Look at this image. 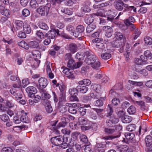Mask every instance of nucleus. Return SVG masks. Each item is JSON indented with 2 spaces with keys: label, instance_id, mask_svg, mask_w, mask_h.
<instances>
[{
  "label": "nucleus",
  "instance_id": "nucleus-1",
  "mask_svg": "<svg viewBox=\"0 0 152 152\" xmlns=\"http://www.w3.org/2000/svg\"><path fill=\"white\" fill-rule=\"evenodd\" d=\"M61 122H60L56 126V124H57L58 121H55L52 124V129L53 130V132L56 134H58L59 133V132L57 129L60 127H64L70 121L68 118L63 117L61 118Z\"/></svg>",
  "mask_w": 152,
  "mask_h": 152
},
{
  "label": "nucleus",
  "instance_id": "nucleus-2",
  "mask_svg": "<svg viewBox=\"0 0 152 152\" xmlns=\"http://www.w3.org/2000/svg\"><path fill=\"white\" fill-rule=\"evenodd\" d=\"M51 7L50 3H47L45 6H40L37 9V12L42 16L48 15Z\"/></svg>",
  "mask_w": 152,
  "mask_h": 152
},
{
  "label": "nucleus",
  "instance_id": "nucleus-3",
  "mask_svg": "<svg viewBox=\"0 0 152 152\" xmlns=\"http://www.w3.org/2000/svg\"><path fill=\"white\" fill-rule=\"evenodd\" d=\"M69 60L67 63V66L72 69H74L80 67L82 64V62L75 63L74 60L71 58Z\"/></svg>",
  "mask_w": 152,
  "mask_h": 152
},
{
  "label": "nucleus",
  "instance_id": "nucleus-4",
  "mask_svg": "<svg viewBox=\"0 0 152 152\" xmlns=\"http://www.w3.org/2000/svg\"><path fill=\"white\" fill-rule=\"evenodd\" d=\"M112 45L115 48H119L118 50L120 53H122L124 51V44L119 40H114L112 42Z\"/></svg>",
  "mask_w": 152,
  "mask_h": 152
},
{
  "label": "nucleus",
  "instance_id": "nucleus-5",
  "mask_svg": "<svg viewBox=\"0 0 152 152\" xmlns=\"http://www.w3.org/2000/svg\"><path fill=\"white\" fill-rule=\"evenodd\" d=\"M13 27H11V30L14 33L15 31L21 30L24 26L23 22L21 20H16L14 22Z\"/></svg>",
  "mask_w": 152,
  "mask_h": 152
},
{
  "label": "nucleus",
  "instance_id": "nucleus-6",
  "mask_svg": "<svg viewBox=\"0 0 152 152\" xmlns=\"http://www.w3.org/2000/svg\"><path fill=\"white\" fill-rule=\"evenodd\" d=\"M63 139L62 136L59 135L52 137L50 139V141L53 145L58 146L62 143Z\"/></svg>",
  "mask_w": 152,
  "mask_h": 152
},
{
  "label": "nucleus",
  "instance_id": "nucleus-7",
  "mask_svg": "<svg viewBox=\"0 0 152 152\" xmlns=\"http://www.w3.org/2000/svg\"><path fill=\"white\" fill-rule=\"evenodd\" d=\"M81 106V104L78 103L70 104L68 111L71 114H75L77 112V109L79 107H80Z\"/></svg>",
  "mask_w": 152,
  "mask_h": 152
},
{
  "label": "nucleus",
  "instance_id": "nucleus-8",
  "mask_svg": "<svg viewBox=\"0 0 152 152\" xmlns=\"http://www.w3.org/2000/svg\"><path fill=\"white\" fill-rule=\"evenodd\" d=\"M91 4V2L88 1H85L81 8V12L83 13L89 12L91 11L90 7Z\"/></svg>",
  "mask_w": 152,
  "mask_h": 152
},
{
  "label": "nucleus",
  "instance_id": "nucleus-9",
  "mask_svg": "<svg viewBox=\"0 0 152 152\" xmlns=\"http://www.w3.org/2000/svg\"><path fill=\"white\" fill-rule=\"evenodd\" d=\"M10 92L12 94L15 96V98L18 101L22 97L21 91L20 90L11 88L10 90Z\"/></svg>",
  "mask_w": 152,
  "mask_h": 152
},
{
  "label": "nucleus",
  "instance_id": "nucleus-10",
  "mask_svg": "<svg viewBox=\"0 0 152 152\" xmlns=\"http://www.w3.org/2000/svg\"><path fill=\"white\" fill-rule=\"evenodd\" d=\"M125 4L122 0H115L113 3L115 9L119 11L123 10Z\"/></svg>",
  "mask_w": 152,
  "mask_h": 152
},
{
  "label": "nucleus",
  "instance_id": "nucleus-11",
  "mask_svg": "<svg viewBox=\"0 0 152 152\" xmlns=\"http://www.w3.org/2000/svg\"><path fill=\"white\" fill-rule=\"evenodd\" d=\"M26 91L28 94V96L31 98L34 97L35 94L37 92L36 88L33 86L28 87L26 88Z\"/></svg>",
  "mask_w": 152,
  "mask_h": 152
},
{
  "label": "nucleus",
  "instance_id": "nucleus-12",
  "mask_svg": "<svg viewBox=\"0 0 152 152\" xmlns=\"http://www.w3.org/2000/svg\"><path fill=\"white\" fill-rule=\"evenodd\" d=\"M118 122V119L117 118L114 116L111 117L109 120L106 121L107 125L110 127H112L114 126L115 124Z\"/></svg>",
  "mask_w": 152,
  "mask_h": 152
},
{
  "label": "nucleus",
  "instance_id": "nucleus-13",
  "mask_svg": "<svg viewBox=\"0 0 152 152\" xmlns=\"http://www.w3.org/2000/svg\"><path fill=\"white\" fill-rule=\"evenodd\" d=\"M134 61V63L138 65L145 64L148 63L147 58H136Z\"/></svg>",
  "mask_w": 152,
  "mask_h": 152
},
{
  "label": "nucleus",
  "instance_id": "nucleus-14",
  "mask_svg": "<svg viewBox=\"0 0 152 152\" xmlns=\"http://www.w3.org/2000/svg\"><path fill=\"white\" fill-rule=\"evenodd\" d=\"M103 41V39L102 38H95L92 40V42L94 43H96L95 45L96 47L98 48L101 49H102L104 47V44L101 42Z\"/></svg>",
  "mask_w": 152,
  "mask_h": 152
},
{
  "label": "nucleus",
  "instance_id": "nucleus-15",
  "mask_svg": "<svg viewBox=\"0 0 152 152\" xmlns=\"http://www.w3.org/2000/svg\"><path fill=\"white\" fill-rule=\"evenodd\" d=\"M115 149L119 152H126L128 150V146L126 145H116Z\"/></svg>",
  "mask_w": 152,
  "mask_h": 152
},
{
  "label": "nucleus",
  "instance_id": "nucleus-16",
  "mask_svg": "<svg viewBox=\"0 0 152 152\" xmlns=\"http://www.w3.org/2000/svg\"><path fill=\"white\" fill-rule=\"evenodd\" d=\"M0 13L2 15L8 17L10 15V11L9 9L5 8L3 5H0Z\"/></svg>",
  "mask_w": 152,
  "mask_h": 152
},
{
  "label": "nucleus",
  "instance_id": "nucleus-17",
  "mask_svg": "<svg viewBox=\"0 0 152 152\" xmlns=\"http://www.w3.org/2000/svg\"><path fill=\"white\" fill-rule=\"evenodd\" d=\"M82 55L83 57H92L94 56V53L91 50L86 51L84 52L83 54H81L80 53H77L75 57H79Z\"/></svg>",
  "mask_w": 152,
  "mask_h": 152
},
{
  "label": "nucleus",
  "instance_id": "nucleus-18",
  "mask_svg": "<svg viewBox=\"0 0 152 152\" xmlns=\"http://www.w3.org/2000/svg\"><path fill=\"white\" fill-rule=\"evenodd\" d=\"M103 29L105 33V36L108 38L111 37L113 32L112 28L110 26H105L103 27Z\"/></svg>",
  "mask_w": 152,
  "mask_h": 152
},
{
  "label": "nucleus",
  "instance_id": "nucleus-19",
  "mask_svg": "<svg viewBox=\"0 0 152 152\" xmlns=\"http://www.w3.org/2000/svg\"><path fill=\"white\" fill-rule=\"evenodd\" d=\"M132 10L134 12H136V8L134 6H130L129 4H125L124 12H128V14L129 15L131 13V11Z\"/></svg>",
  "mask_w": 152,
  "mask_h": 152
},
{
  "label": "nucleus",
  "instance_id": "nucleus-20",
  "mask_svg": "<svg viewBox=\"0 0 152 152\" xmlns=\"http://www.w3.org/2000/svg\"><path fill=\"white\" fill-rule=\"evenodd\" d=\"M100 11L94 14H92L91 16H90V17H89L87 19L85 20V22L88 25L91 24V23L93 22L94 20L93 18H92V17L93 15H95L97 16H100L102 17H103L104 15L102 13L100 14Z\"/></svg>",
  "mask_w": 152,
  "mask_h": 152
},
{
  "label": "nucleus",
  "instance_id": "nucleus-21",
  "mask_svg": "<svg viewBox=\"0 0 152 152\" xmlns=\"http://www.w3.org/2000/svg\"><path fill=\"white\" fill-rule=\"evenodd\" d=\"M84 30V27L83 25H79L78 26L76 27V32L75 33L74 36L77 37H78L80 34L81 35Z\"/></svg>",
  "mask_w": 152,
  "mask_h": 152
},
{
  "label": "nucleus",
  "instance_id": "nucleus-22",
  "mask_svg": "<svg viewBox=\"0 0 152 152\" xmlns=\"http://www.w3.org/2000/svg\"><path fill=\"white\" fill-rule=\"evenodd\" d=\"M70 69L67 68H65L63 70V72L64 73L67 77L69 79H74L75 78V77L72 72L70 71Z\"/></svg>",
  "mask_w": 152,
  "mask_h": 152
},
{
  "label": "nucleus",
  "instance_id": "nucleus-23",
  "mask_svg": "<svg viewBox=\"0 0 152 152\" xmlns=\"http://www.w3.org/2000/svg\"><path fill=\"white\" fill-rule=\"evenodd\" d=\"M78 123L80 125L86 126L89 124V121L87 118L81 117L78 119Z\"/></svg>",
  "mask_w": 152,
  "mask_h": 152
},
{
  "label": "nucleus",
  "instance_id": "nucleus-24",
  "mask_svg": "<svg viewBox=\"0 0 152 152\" xmlns=\"http://www.w3.org/2000/svg\"><path fill=\"white\" fill-rule=\"evenodd\" d=\"M43 105L45 106V109L47 113H51L53 111V109L50 102L48 100L44 101L42 102Z\"/></svg>",
  "mask_w": 152,
  "mask_h": 152
},
{
  "label": "nucleus",
  "instance_id": "nucleus-25",
  "mask_svg": "<svg viewBox=\"0 0 152 152\" xmlns=\"http://www.w3.org/2000/svg\"><path fill=\"white\" fill-rule=\"evenodd\" d=\"M40 90V92L41 93V99L44 100L48 99L51 97L50 95L47 92H46L45 90L43 89H41Z\"/></svg>",
  "mask_w": 152,
  "mask_h": 152
},
{
  "label": "nucleus",
  "instance_id": "nucleus-26",
  "mask_svg": "<svg viewBox=\"0 0 152 152\" xmlns=\"http://www.w3.org/2000/svg\"><path fill=\"white\" fill-rule=\"evenodd\" d=\"M107 15V20L112 21L116 15V12L111 11H106Z\"/></svg>",
  "mask_w": 152,
  "mask_h": 152
},
{
  "label": "nucleus",
  "instance_id": "nucleus-27",
  "mask_svg": "<svg viewBox=\"0 0 152 152\" xmlns=\"http://www.w3.org/2000/svg\"><path fill=\"white\" fill-rule=\"evenodd\" d=\"M39 83L40 87L44 88L47 86L48 82L46 79L41 77L39 80Z\"/></svg>",
  "mask_w": 152,
  "mask_h": 152
},
{
  "label": "nucleus",
  "instance_id": "nucleus-28",
  "mask_svg": "<svg viewBox=\"0 0 152 152\" xmlns=\"http://www.w3.org/2000/svg\"><path fill=\"white\" fill-rule=\"evenodd\" d=\"M56 32L55 29H51L45 34V37L50 39H54L56 37Z\"/></svg>",
  "mask_w": 152,
  "mask_h": 152
},
{
  "label": "nucleus",
  "instance_id": "nucleus-29",
  "mask_svg": "<svg viewBox=\"0 0 152 152\" xmlns=\"http://www.w3.org/2000/svg\"><path fill=\"white\" fill-rule=\"evenodd\" d=\"M134 104L137 106H140V108L142 110L144 111L146 109V106L144 102L142 101H134Z\"/></svg>",
  "mask_w": 152,
  "mask_h": 152
},
{
  "label": "nucleus",
  "instance_id": "nucleus-30",
  "mask_svg": "<svg viewBox=\"0 0 152 152\" xmlns=\"http://www.w3.org/2000/svg\"><path fill=\"white\" fill-rule=\"evenodd\" d=\"M78 92L82 94L86 93L88 90V88L85 86H77Z\"/></svg>",
  "mask_w": 152,
  "mask_h": 152
},
{
  "label": "nucleus",
  "instance_id": "nucleus-31",
  "mask_svg": "<svg viewBox=\"0 0 152 152\" xmlns=\"http://www.w3.org/2000/svg\"><path fill=\"white\" fill-rule=\"evenodd\" d=\"M96 61V58H86L84 62L87 64L91 65Z\"/></svg>",
  "mask_w": 152,
  "mask_h": 152
},
{
  "label": "nucleus",
  "instance_id": "nucleus-32",
  "mask_svg": "<svg viewBox=\"0 0 152 152\" xmlns=\"http://www.w3.org/2000/svg\"><path fill=\"white\" fill-rule=\"evenodd\" d=\"M18 46L21 47L26 50H28L29 48V46L26 42L24 40H22L18 43Z\"/></svg>",
  "mask_w": 152,
  "mask_h": 152
},
{
  "label": "nucleus",
  "instance_id": "nucleus-33",
  "mask_svg": "<svg viewBox=\"0 0 152 152\" xmlns=\"http://www.w3.org/2000/svg\"><path fill=\"white\" fill-rule=\"evenodd\" d=\"M91 88L93 91L97 94H100V92L101 86L98 84H94L91 85Z\"/></svg>",
  "mask_w": 152,
  "mask_h": 152
},
{
  "label": "nucleus",
  "instance_id": "nucleus-34",
  "mask_svg": "<svg viewBox=\"0 0 152 152\" xmlns=\"http://www.w3.org/2000/svg\"><path fill=\"white\" fill-rule=\"evenodd\" d=\"M135 19L134 18L131 16L129 17L128 19L124 20V23L127 26H129L132 23H134L135 22Z\"/></svg>",
  "mask_w": 152,
  "mask_h": 152
},
{
  "label": "nucleus",
  "instance_id": "nucleus-35",
  "mask_svg": "<svg viewBox=\"0 0 152 152\" xmlns=\"http://www.w3.org/2000/svg\"><path fill=\"white\" fill-rule=\"evenodd\" d=\"M80 140L83 143L86 144H90V143L88 141L87 137L85 135L81 134L80 135Z\"/></svg>",
  "mask_w": 152,
  "mask_h": 152
},
{
  "label": "nucleus",
  "instance_id": "nucleus-36",
  "mask_svg": "<svg viewBox=\"0 0 152 152\" xmlns=\"http://www.w3.org/2000/svg\"><path fill=\"white\" fill-rule=\"evenodd\" d=\"M146 146L149 147L152 144V138L150 135L147 136L145 139Z\"/></svg>",
  "mask_w": 152,
  "mask_h": 152
},
{
  "label": "nucleus",
  "instance_id": "nucleus-37",
  "mask_svg": "<svg viewBox=\"0 0 152 152\" xmlns=\"http://www.w3.org/2000/svg\"><path fill=\"white\" fill-rule=\"evenodd\" d=\"M29 48H37L39 46V43L36 41H32L29 42Z\"/></svg>",
  "mask_w": 152,
  "mask_h": 152
},
{
  "label": "nucleus",
  "instance_id": "nucleus-38",
  "mask_svg": "<svg viewBox=\"0 0 152 152\" xmlns=\"http://www.w3.org/2000/svg\"><path fill=\"white\" fill-rule=\"evenodd\" d=\"M96 25L94 23L88 24L86 28L87 33H89L93 31L96 28Z\"/></svg>",
  "mask_w": 152,
  "mask_h": 152
},
{
  "label": "nucleus",
  "instance_id": "nucleus-39",
  "mask_svg": "<svg viewBox=\"0 0 152 152\" xmlns=\"http://www.w3.org/2000/svg\"><path fill=\"white\" fill-rule=\"evenodd\" d=\"M69 48L71 51L74 53L76 51L77 46L75 44L72 43L69 44Z\"/></svg>",
  "mask_w": 152,
  "mask_h": 152
},
{
  "label": "nucleus",
  "instance_id": "nucleus-40",
  "mask_svg": "<svg viewBox=\"0 0 152 152\" xmlns=\"http://www.w3.org/2000/svg\"><path fill=\"white\" fill-rule=\"evenodd\" d=\"M107 110V114L106 115V116L108 117L112 115L113 111V107L110 104H108V105Z\"/></svg>",
  "mask_w": 152,
  "mask_h": 152
},
{
  "label": "nucleus",
  "instance_id": "nucleus-41",
  "mask_svg": "<svg viewBox=\"0 0 152 152\" xmlns=\"http://www.w3.org/2000/svg\"><path fill=\"white\" fill-rule=\"evenodd\" d=\"M20 119L21 121L24 123H28L29 121L26 113H23L20 117Z\"/></svg>",
  "mask_w": 152,
  "mask_h": 152
},
{
  "label": "nucleus",
  "instance_id": "nucleus-42",
  "mask_svg": "<svg viewBox=\"0 0 152 152\" xmlns=\"http://www.w3.org/2000/svg\"><path fill=\"white\" fill-rule=\"evenodd\" d=\"M24 32L26 33L29 34L31 33V28L30 25L28 24H25L23 27Z\"/></svg>",
  "mask_w": 152,
  "mask_h": 152
},
{
  "label": "nucleus",
  "instance_id": "nucleus-43",
  "mask_svg": "<svg viewBox=\"0 0 152 152\" xmlns=\"http://www.w3.org/2000/svg\"><path fill=\"white\" fill-rule=\"evenodd\" d=\"M115 38L116 40L121 41L123 38V35L122 33L120 32L116 31L115 34Z\"/></svg>",
  "mask_w": 152,
  "mask_h": 152
},
{
  "label": "nucleus",
  "instance_id": "nucleus-44",
  "mask_svg": "<svg viewBox=\"0 0 152 152\" xmlns=\"http://www.w3.org/2000/svg\"><path fill=\"white\" fill-rule=\"evenodd\" d=\"M61 12L68 15H72L73 14L72 11L70 9L65 8L61 9Z\"/></svg>",
  "mask_w": 152,
  "mask_h": 152
},
{
  "label": "nucleus",
  "instance_id": "nucleus-45",
  "mask_svg": "<svg viewBox=\"0 0 152 152\" xmlns=\"http://www.w3.org/2000/svg\"><path fill=\"white\" fill-rule=\"evenodd\" d=\"M125 137L128 140H131L134 137V134L133 133L130 132L126 133L124 134Z\"/></svg>",
  "mask_w": 152,
  "mask_h": 152
},
{
  "label": "nucleus",
  "instance_id": "nucleus-46",
  "mask_svg": "<svg viewBox=\"0 0 152 152\" xmlns=\"http://www.w3.org/2000/svg\"><path fill=\"white\" fill-rule=\"evenodd\" d=\"M101 64L100 61L98 60H96L91 65L92 67L96 69H98L100 66Z\"/></svg>",
  "mask_w": 152,
  "mask_h": 152
},
{
  "label": "nucleus",
  "instance_id": "nucleus-47",
  "mask_svg": "<svg viewBox=\"0 0 152 152\" xmlns=\"http://www.w3.org/2000/svg\"><path fill=\"white\" fill-rule=\"evenodd\" d=\"M66 30L69 32H71L75 35V28L74 27L70 24H69L66 27Z\"/></svg>",
  "mask_w": 152,
  "mask_h": 152
},
{
  "label": "nucleus",
  "instance_id": "nucleus-48",
  "mask_svg": "<svg viewBox=\"0 0 152 152\" xmlns=\"http://www.w3.org/2000/svg\"><path fill=\"white\" fill-rule=\"evenodd\" d=\"M141 33L140 30H139L138 28H137L132 35L133 39L134 40L136 39L139 36Z\"/></svg>",
  "mask_w": 152,
  "mask_h": 152
},
{
  "label": "nucleus",
  "instance_id": "nucleus-49",
  "mask_svg": "<svg viewBox=\"0 0 152 152\" xmlns=\"http://www.w3.org/2000/svg\"><path fill=\"white\" fill-rule=\"evenodd\" d=\"M56 87H58L60 91L63 94L65 93V87L63 84L59 83H57L56 85Z\"/></svg>",
  "mask_w": 152,
  "mask_h": 152
},
{
  "label": "nucleus",
  "instance_id": "nucleus-50",
  "mask_svg": "<svg viewBox=\"0 0 152 152\" xmlns=\"http://www.w3.org/2000/svg\"><path fill=\"white\" fill-rule=\"evenodd\" d=\"M121 135V133L119 132L118 133V134L116 135L115 136H105L103 137L102 138L104 140H112L113 139L117 137H119Z\"/></svg>",
  "mask_w": 152,
  "mask_h": 152
},
{
  "label": "nucleus",
  "instance_id": "nucleus-51",
  "mask_svg": "<svg viewBox=\"0 0 152 152\" xmlns=\"http://www.w3.org/2000/svg\"><path fill=\"white\" fill-rule=\"evenodd\" d=\"M136 108L133 106H130L127 109V112L129 114H133L136 113Z\"/></svg>",
  "mask_w": 152,
  "mask_h": 152
},
{
  "label": "nucleus",
  "instance_id": "nucleus-52",
  "mask_svg": "<svg viewBox=\"0 0 152 152\" xmlns=\"http://www.w3.org/2000/svg\"><path fill=\"white\" fill-rule=\"evenodd\" d=\"M30 5L31 7L34 9L36 8L38 6L37 0H31Z\"/></svg>",
  "mask_w": 152,
  "mask_h": 152
},
{
  "label": "nucleus",
  "instance_id": "nucleus-53",
  "mask_svg": "<svg viewBox=\"0 0 152 152\" xmlns=\"http://www.w3.org/2000/svg\"><path fill=\"white\" fill-rule=\"evenodd\" d=\"M123 122L125 123H128L132 121L131 117L127 115H125L122 118Z\"/></svg>",
  "mask_w": 152,
  "mask_h": 152
},
{
  "label": "nucleus",
  "instance_id": "nucleus-54",
  "mask_svg": "<svg viewBox=\"0 0 152 152\" xmlns=\"http://www.w3.org/2000/svg\"><path fill=\"white\" fill-rule=\"evenodd\" d=\"M109 93L110 96L113 99L118 98L119 96V95L113 90H110L109 91Z\"/></svg>",
  "mask_w": 152,
  "mask_h": 152
},
{
  "label": "nucleus",
  "instance_id": "nucleus-55",
  "mask_svg": "<svg viewBox=\"0 0 152 152\" xmlns=\"http://www.w3.org/2000/svg\"><path fill=\"white\" fill-rule=\"evenodd\" d=\"M107 142H104L97 143L96 144V146L99 148H104L106 147Z\"/></svg>",
  "mask_w": 152,
  "mask_h": 152
},
{
  "label": "nucleus",
  "instance_id": "nucleus-56",
  "mask_svg": "<svg viewBox=\"0 0 152 152\" xmlns=\"http://www.w3.org/2000/svg\"><path fill=\"white\" fill-rule=\"evenodd\" d=\"M69 94L71 96L77 95L78 94V93L77 88H73L70 89L69 90Z\"/></svg>",
  "mask_w": 152,
  "mask_h": 152
},
{
  "label": "nucleus",
  "instance_id": "nucleus-57",
  "mask_svg": "<svg viewBox=\"0 0 152 152\" xmlns=\"http://www.w3.org/2000/svg\"><path fill=\"white\" fill-rule=\"evenodd\" d=\"M136 126L134 124H130L126 127V129L128 131L132 132L134 131L136 128Z\"/></svg>",
  "mask_w": 152,
  "mask_h": 152
},
{
  "label": "nucleus",
  "instance_id": "nucleus-58",
  "mask_svg": "<svg viewBox=\"0 0 152 152\" xmlns=\"http://www.w3.org/2000/svg\"><path fill=\"white\" fill-rule=\"evenodd\" d=\"M38 26L40 28L44 30H48L49 29V27L47 24L44 23H39Z\"/></svg>",
  "mask_w": 152,
  "mask_h": 152
},
{
  "label": "nucleus",
  "instance_id": "nucleus-59",
  "mask_svg": "<svg viewBox=\"0 0 152 152\" xmlns=\"http://www.w3.org/2000/svg\"><path fill=\"white\" fill-rule=\"evenodd\" d=\"M144 40L145 44L147 45H151L152 44V39L149 37H145Z\"/></svg>",
  "mask_w": 152,
  "mask_h": 152
},
{
  "label": "nucleus",
  "instance_id": "nucleus-60",
  "mask_svg": "<svg viewBox=\"0 0 152 152\" xmlns=\"http://www.w3.org/2000/svg\"><path fill=\"white\" fill-rule=\"evenodd\" d=\"M104 131L107 134H112L115 132V130L114 128H105Z\"/></svg>",
  "mask_w": 152,
  "mask_h": 152
},
{
  "label": "nucleus",
  "instance_id": "nucleus-61",
  "mask_svg": "<svg viewBox=\"0 0 152 152\" xmlns=\"http://www.w3.org/2000/svg\"><path fill=\"white\" fill-rule=\"evenodd\" d=\"M22 13L23 16L27 17L30 15V12L28 9L25 8L22 10Z\"/></svg>",
  "mask_w": 152,
  "mask_h": 152
},
{
  "label": "nucleus",
  "instance_id": "nucleus-62",
  "mask_svg": "<svg viewBox=\"0 0 152 152\" xmlns=\"http://www.w3.org/2000/svg\"><path fill=\"white\" fill-rule=\"evenodd\" d=\"M61 48V47L55 45H52L51 46V48L53 50H54L56 52V51L57 53H59V54H61V53H60Z\"/></svg>",
  "mask_w": 152,
  "mask_h": 152
},
{
  "label": "nucleus",
  "instance_id": "nucleus-63",
  "mask_svg": "<svg viewBox=\"0 0 152 152\" xmlns=\"http://www.w3.org/2000/svg\"><path fill=\"white\" fill-rule=\"evenodd\" d=\"M101 30L99 29L96 31L92 34L91 36L92 37L97 38L98 37H99V35L101 33Z\"/></svg>",
  "mask_w": 152,
  "mask_h": 152
},
{
  "label": "nucleus",
  "instance_id": "nucleus-64",
  "mask_svg": "<svg viewBox=\"0 0 152 152\" xmlns=\"http://www.w3.org/2000/svg\"><path fill=\"white\" fill-rule=\"evenodd\" d=\"M31 53L32 56L35 57H40L41 56V53L39 50H33L31 52Z\"/></svg>",
  "mask_w": 152,
  "mask_h": 152
}]
</instances>
